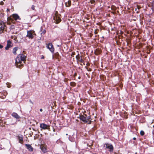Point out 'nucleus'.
I'll return each mask as SVG.
<instances>
[{
	"label": "nucleus",
	"instance_id": "1",
	"mask_svg": "<svg viewBox=\"0 0 154 154\" xmlns=\"http://www.w3.org/2000/svg\"><path fill=\"white\" fill-rule=\"evenodd\" d=\"M26 57L24 54H18L16 58L15 65L17 67L21 69L23 66L22 62L25 63Z\"/></svg>",
	"mask_w": 154,
	"mask_h": 154
},
{
	"label": "nucleus",
	"instance_id": "2",
	"mask_svg": "<svg viewBox=\"0 0 154 154\" xmlns=\"http://www.w3.org/2000/svg\"><path fill=\"white\" fill-rule=\"evenodd\" d=\"M80 119L85 123L90 124L91 122V119L90 116H87L86 114L83 113V115L80 114Z\"/></svg>",
	"mask_w": 154,
	"mask_h": 154
},
{
	"label": "nucleus",
	"instance_id": "3",
	"mask_svg": "<svg viewBox=\"0 0 154 154\" xmlns=\"http://www.w3.org/2000/svg\"><path fill=\"white\" fill-rule=\"evenodd\" d=\"M19 16L17 14H14L9 18V21L13 23H15L16 21L20 20Z\"/></svg>",
	"mask_w": 154,
	"mask_h": 154
},
{
	"label": "nucleus",
	"instance_id": "4",
	"mask_svg": "<svg viewBox=\"0 0 154 154\" xmlns=\"http://www.w3.org/2000/svg\"><path fill=\"white\" fill-rule=\"evenodd\" d=\"M61 15L60 14L58 13L55 14L54 15V20L56 23H58L61 21Z\"/></svg>",
	"mask_w": 154,
	"mask_h": 154
},
{
	"label": "nucleus",
	"instance_id": "5",
	"mask_svg": "<svg viewBox=\"0 0 154 154\" xmlns=\"http://www.w3.org/2000/svg\"><path fill=\"white\" fill-rule=\"evenodd\" d=\"M35 31L33 30H29L27 31V35L26 37H28L30 39H32L33 38V35L35 34Z\"/></svg>",
	"mask_w": 154,
	"mask_h": 154
},
{
	"label": "nucleus",
	"instance_id": "6",
	"mask_svg": "<svg viewBox=\"0 0 154 154\" xmlns=\"http://www.w3.org/2000/svg\"><path fill=\"white\" fill-rule=\"evenodd\" d=\"M104 147H105L106 149H109V151L110 152H113L114 147L112 144L108 143H106L104 145Z\"/></svg>",
	"mask_w": 154,
	"mask_h": 154
},
{
	"label": "nucleus",
	"instance_id": "7",
	"mask_svg": "<svg viewBox=\"0 0 154 154\" xmlns=\"http://www.w3.org/2000/svg\"><path fill=\"white\" fill-rule=\"evenodd\" d=\"M6 28V26L5 23L2 21H0V33L3 32Z\"/></svg>",
	"mask_w": 154,
	"mask_h": 154
},
{
	"label": "nucleus",
	"instance_id": "8",
	"mask_svg": "<svg viewBox=\"0 0 154 154\" xmlns=\"http://www.w3.org/2000/svg\"><path fill=\"white\" fill-rule=\"evenodd\" d=\"M46 47L52 53H54V48L53 45L51 43H49L46 44Z\"/></svg>",
	"mask_w": 154,
	"mask_h": 154
},
{
	"label": "nucleus",
	"instance_id": "9",
	"mask_svg": "<svg viewBox=\"0 0 154 154\" xmlns=\"http://www.w3.org/2000/svg\"><path fill=\"white\" fill-rule=\"evenodd\" d=\"M7 93L6 91H3L2 92H0V98L2 99H4L5 98Z\"/></svg>",
	"mask_w": 154,
	"mask_h": 154
},
{
	"label": "nucleus",
	"instance_id": "10",
	"mask_svg": "<svg viewBox=\"0 0 154 154\" xmlns=\"http://www.w3.org/2000/svg\"><path fill=\"white\" fill-rule=\"evenodd\" d=\"M76 59L78 62H83V60L82 59V57L80 56L79 54H78V55L76 56Z\"/></svg>",
	"mask_w": 154,
	"mask_h": 154
},
{
	"label": "nucleus",
	"instance_id": "11",
	"mask_svg": "<svg viewBox=\"0 0 154 154\" xmlns=\"http://www.w3.org/2000/svg\"><path fill=\"white\" fill-rule=\"evenodd\" d=\"M11 42L10 40H8L7 41V43L6 45V46L5 47V49L6 50H8L9 48H11L12 46L11 45Z\"/></svg>",
	"mask_w": 154,
	"mask_h": 154
},
{
	"label": "nucleus",
	"instance_id": "12",
	"mask_svg": "<svg viewBox=\"0 0 154 154\" xmlns=\"http://www.w3.org/2000/svg\"><path fill=\"white\" fill-rule=\"evenodd\" d=\"M49 126L47 125L44 123H42L40 125V127L43 129H48V127H49Z\"/></svg>",
	"mask_w": 154,
	"mask_h": 154
},
{
	"label": "nucleus",
	"instance_id": "13",
	"mask_svg": "<svg viewBox=\"0 0 154 154\" xmlns=\"http://www.w3.org/2000/svg\"><path fill=\"white\" fill-rule=\"evenodd\" d=\"M25 146L26 147V148L30 152H32L33 151V148L31 146V145L29 144H26Z\"/></svg>",
	"mask_w": 154,
	"mask_h": 154
},
{
	"label": "nucleus",
	"instance_id": "14",
	"mask_svg": "<svg viewBox=\"0 0 154 154\" xmlns=\"http://www.w3.org/2000/svg\"><path fill=\"white\" fill-rule=\"evenodd\" d=\"M17 138L19 140V142L21 144H23V136L22 135H19L17 136Z\"/></svg>",
	"mask_w": 154,
	"mask_h": 154
},
{
	"label": "nucleus",
	"instance_id": "15",
	"mask_svg": "<svg viewBox=\"0 0 154 154\" xmlns=\"http://www.w3.org/2000/svg\"><path fill=\"white\" fill-rule=\"evenodd\" d=\"M102 52L101 50L99 48H97L94 51V54L95 55H97L100 54Z\"/></svg>",
	"mask_w": 154,
	"mask_h": 154
},
{
	"label": "nucleus",
	"instance_id": "16",
	"mask_svg": "<svg viewBox=\"0 0 154 154\" xmlns=\"http://www.w3.org/2000/svg\"><path fill=\"white\" fill-rule=\"evenodd\" d=\"M11 116L17 119H18L20 118V116L18 115V114L15 112H13Z\"/></svg>",
	"mask_w": 154,
	"mask_h": 154
},
{
	"label": "nucleus",
	"instance_id": "17",
	"mask_svg": "<svg viewBox=\"0 0 154 154\" xmlns=\"http://www.w3.org/2000/svg\"><path fill=\"white\" fill-rule=\"evenodd\" d=\"M18 49L19 47H16L14 48L12 52L14 55H16L17 54L16 52Z\"/></svg>",
	"mask_w": 154,
	"mask_h": 154
},
{
	"label": "nucleus",
	"instance_id": "18",
	"mask_svg": "<svg viewBox=\"0 0 154 154\" xmlns=\"http://www.w3.org/2000/svg\"><path fill=\"white\" fill-rule=\"evenodd\" d=\"M71 5V2L70 0H69L67 2H66L65 5L66 7H68L70 6Z\"/></svg>",
	"mask_w": 154,
	"mask_h": 154
},
{
	"label": "nucleus",
	"instance_id": "19",
	"mask_svg": "<svg viewBox=\"0 0 154 154\" xmlns=\"http://www.w3.org/2000/svg\"><path fill=\"white\" fill-rule=\"evenodd\" d=\"M111 8L112 10L114 11H115L116 9V7L113 5H112L111 6Z\"/></svg>",
	"mask_w": 154,
	"mask_h": 154
},
{
	"label": "nucleus",
	"instance_id": "20",
	"mask_svg": "<svg viewBox=\"0 0 154 154\" xmlns=\"http://www.w3.org/2000/svg\"><path fill=\"white\" fill-rule=\"evenodd\" d=\"M70 86L74 87L76 86V84L74 82H70Z\"/></svg>",
	"mask_w": 154,
	"mask_h": 154
},
{
	"label": "nucleus",
	"instance_id": "21",
	"mask_svg": "<svg viewBox=\"0 0 154 154\" xmlns=\"http://www.w3.org/2000/svg\"><path fill=\"white\" fill-rule=\"evenodd\" d=\"M42 32L41 33V35H44L46 32V31L45 29H43V31L42 30Z\"/></svg>",
	"mask_w": 154,
	"mask_h": 154
},
{
	"label": "nucleus",
	"instance_id": "22",
	"mask_svg": "<svg viewBox=\"0 0 154 154\" xmlns=\"http://www.w3.org/2000/svg\"><path fill=\"white\" fill-rule=\"evenodd\" d=\"M140 134L141 135V136H143L144 134V132L143 131H140Z\"/></svg>",
	"mask_w": 154,
	"mask_h": 154
},
{
	"label": "nucleus",
	"instance_id": "23",
	"mask_svg": "<svg viewBox=\"0 0 154 154\" xmlns=\"http://www.w3.org/2000/svg\"><path fill=\"white\" fill-rule=\"evenodd\" d=\"M15 28V26L14 25H12L10 26V29H14Z\"/></svg>",
	"mask_w": 154,
	"mask_h": 154
},
{
	"label": "nucleus",
	"instance_id": "24",
	"mask_svg": "<svg viewBox=\"0 0 154 154\" xmlns=\"http://www.w3.org/2000/svg\"><path fill=\"white\" fill-rule=\"evenodd\" d=\"M85 68L88 71L90 72V71H91L92 70V69L91 68H88V67H87V66L85 67Z\"/></svg>",
	"mask_w": 154,
	"mask_h": 154
},
{
	"label": "nucleus",
	"instance_id": "25",
	"mask_svg": "<svg viewBox=\"0 0 154 154\" xmlns=\"http://www.w3.org/2000/svg\"><path fill=\"white\" fill-rule=\"evenodd\" d=\"M75 55V52L74 51L72 52L71 55L73 57Z\"/></svg>",
	"mask_w": 154,
	"mask_h": 154
},
{
	"label": "nucleus",
	"instance_id": "26",
	"mask_svg": "<svg viewBox=\"0 0 154 154\" xmlns=\"http://www.w3.org/2000/svg\"><path fill=\"white\" fill-rule=\"evenodd\" d=\"M68 80L69 79H68L65 78L64 79V82H67Z\"/></svg>",
	"mask_w": 154,
	"mask_h": 154
},
{
	"label": "nucleus",
	"instance_id": "27",
	"mask_svg": "<svg viewBox=\"0 0 154 154\" xmlns=\"http://www.w3.org/2000/svg\"><path fill=\"white\" fill-rule=\"evenodd\" d=\"M31 8L33 10H35V6L34 5H32L31 7Z\"/></svg>",
	"mask_w": 154,
	"mask_h": 154
},
{
	"label": "nucleus",
	"instance_id": "28",
	"mask_svg": "<svg viewBox=\"0 0 154 154\" xmlns=\"http://www.w3.org/2000/svg\"><path fill=\"white\" fill-rule=\"evenodd\" d=\"M90 2L91 4H93L95 2V1L94 0H91Z\"/></svg>",
	"mask_w": 154,
	"mask_h": 154
},
{
	"label": "nucleus",
	"instance_id": "29",
	"mask_svg": "<svg viewBox=\"0 0 154 154\" xmlns=\"http://www.w3.org/2000/svg\"><path fill=\"white\" fill-rule=\"evenodd\" d=\"M140 8V7H137L138 10H137V13H138L139 12V10Z\"/></svg>",
	"mask_w": 154,
	"mask_h": 154
},
{
	"label": "nucleus",
	"instance_id": "30",
	"mask_svg": "<svg viewBox=\"0 0 154 154\" xmlns=\"http://www.w3.org/2000/svg\"><path fill=\"white\" fill-rule=\"evenodd\" d=\"M3 48V46L2 45L0 44V49H2Z\"/></svg>",
	"mask_w": 154,
	"mask_h": 154
},
{
	"label": "nucleus",
	"instance_id": "31",
	"mask_svg": "<svg viewBox=\"0 0 154 154\" xmlns=\"http://www.w3.org/2000/svg\"><path fill=\"white\" fill-rule=\"evenodd\" d=\"M77 75V73L75 72V73H74V77H75V76H76Z\"/></svg>",
	"mask_w": 154,
	"mask_h": 154
},
{
	"label": "nucleus",
	"instance_id": "32",
	"mask_svg": "<svg viewBox=\"0 0 154 154\" xmlns=\"http://www.w3.org/2000/svg\"><path fill=\"white\" fill-rule=\"evenodd\" d=\"M97 32L96 30H95L94 31V34H97Z\"/></svg>",
	"mask_w": 154,
	"mask_h": 154
},
{
	"label": "nucleus",
	"instance_id": "33",
	"mask_svg": "<svg viewBox=\"0 0 154 154\" xmlns=\"http://www.w3.org/2000/svg\"><path fill=\"white\" fill-rule=\"evenodd\" d=\"M45 58V57L44 56L42 55V57H41V59H44V58Z\"/></svg>",
	"mask_w": 154,
	"mask_h": 154
},
{
	"label": "nucleus",
	"instance_id": "34",
	"mask_svg": "<svg viewBox=\"0 0 154 154\" xmlns=\"http://www.w3.org/2000/svg\"><path fill=\"white\" fill-rule=\"evenodd\" d=\"M42 111H43V110H42V109H40V112H42Z\"/></svg>",
	"mask_w": 154,
	"mask_h": 154
},
{
	"label": "nucleus",
	"instance_id": "35",
	"mask_svg": "<svg viewBox=\"0 0 154 154\" xmlns=\"http://www.w3.org/2000/svg\"><path fill=\"white\" fill-rule=\"evenodd\" d=\"M133 139L134 140H135L136 139V138L135 137H134L133 138Z\"/></svg>",
	"mask_w": 154,
	"mask_h": 154
},
{
	"label": "nucleus",
	"instance_id": "36",
	"mask_svg": "<svg viewBox=\"0 0 154 154\" xmlns=\"http://www.w3.org/2000/svg\"><path fill=\"white\" fill-rule=\"evenodd\" d=\"M82 63H83V64L84 65H85V62H84V61H83V62H82Z\"/></svg>",
	"mask_w": 154,
	"mask_h": 154
},
{
	"label": "nucleus",
	"instance_id": "37",
	"mask_svg": "<svg viewBox=\"0 0 154 154\" xmlns=\"http://www.w3.org/2000/svg\"><path fill=\"white\" fill-rule=\"evenodd\" d=\"M135 10H136V11H137V9H136H136H135Z\"/></svg>",
	"mask_w": 154,
	"mask_h": 154
},
{
	"label": "nucleus",
	"instance_id": "38",
	"mask_svg": "<svg viewBox=\"0 0 154 154\" xmlns=\"http://www.w3.org/2000/svg\"><path fill=\"white\" fill-rule=\"evenodd\" d=\"M135 10H136V11H137V9H136H136H135Z\"/></svg>",
	"mask_w": 154,
	"mask_h": 154
},
{
	"label": "nucleus",
	"instance_id": "39",
	"mask_svg": "<svg viewBox=\"0 0 154 154\" xmlns=\"http://www.w3.org/2000/svg\"><path fill=\"white\" fill-rule=\"evenodd\" d=\"M88 63H87V65H88Z\"/></svg>",
	"mask_w": 154,
	"mask_h": 154
},
{
	"label": "nucleus",
	"instance_id": "40",
	"mask_svg": "<svg viewBox=\"0 0 154 154\" xmlns=\"http://www.w3.org/2000/svg\"><path fill=\"white\" fill-rule=\"evenodd\" d=\"M9 87V88H10V87Z\"/></svg>",
	"mask_w": 154,
	"mask_h": 154
}]
</instances>
